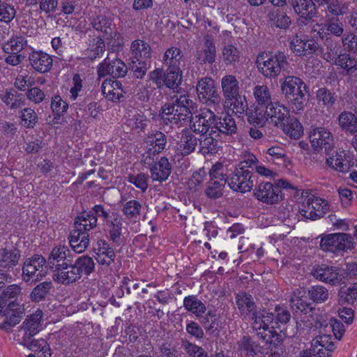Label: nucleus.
<instances>
[{
  "label": "nucleus",
  "mask_w": 357,
  "mask_h": 357,
  "mask_svg": "<svg viewBox=\"0 0 357 357\" xmlns=\"http://www.w3.org/2000/svg\"><path fill=\"white\" fill-rule=\"evenodd\" d=\"M184 58L183 51L177 47L168 48L163 54L162 63L171 69H181V62Z\"/></svg>",
  "instance_id": "72a5a7b5"
},
{
  "label": "nucleus",
  "mask_w": 357,
  "mask_h": 357,
  "mask_svg": "<svg viewBox=\"0 0 357 357\" xmlns=\"http://www.w3.org/2000/svg\"><path fill=\"white\" fill-rule=\"evenodd\" d=\"M218 135H211V132L207 134L201 135L200 138L198 139L199 152L203 155H213L215 153L218 149V140L216 137Z\"/></svg>",
  "instance_id": "58836bf2"
},
{
  "label": "nucleus",
  "mask_w": 357,
  "mask_h": 357,
  "mask_svg": "<svg viewBox=\"0 0 357 357\" xmlns=\"http://www.w3.org/2000/svg\"><path fill=\"white\" fill-rule=\"evenodd\" d=\"M74 226V230L89 234L88 231L97 226V216H94L91 211H84L76 217Z\"/></svg>",
  "instance_id": "473e14b6"
},
{
  "label": "nucleus",
  "mask_w": 357,
  "mask_h": 357,
  "mask_svg": "<svg viewBox=\"0 0 357 357\" xmlns=\"http://www.w3.org/2000/svg\"><path fill=\"white\" fill-rule=\"evenodd\" d=\"M255 64L258 71L268 79L277 77L289 66L287 54L280 51L259 53Z\"/></svg>",
  "instance_id": "7ed1b4c3"
},
{
  "label": "nucleus",
  "mask_w": 357,
  "mask_h": 357,
  "mask_svg": "<svg viewBox=\"0 0 357 357\" xmlns=\"http://www.w3.org/2000/svg\"><path fill=\"white\" fill-rule=\"evenodd\" d=\"M74 255L66 245L55 246L47 259V264L52 270H57L73 261Z\"/></svg>",
  "instance_id": "4468645a"
},
{
  "label": "nucleus",
  "mask_w": 357,
  "mask_h": 357,
  "mask_svg": "<svg viewBox=\"0 0 357 357\" xmlns=\"http://www.w3.org/2000/svg\"><path fill=\"white\" fill-rule=\"evenodd\" d=\"M149 122V119L142 112H137L127 120V125L132 130L139 132L146 129Z\"/></svg>",
  "instance_id": "680f3d73"
},
{
  "label": "nucleus",
  "mask_w": 357,
  "mask_h": 357,
  "mask_svg": "<svg viewBox=\"0 0 357 357\" xmlns=\"http://www.w3.org/2000/svg\"><path fill=\"white\" fill-rule=\"evenodd\" d=\"M238 351L241 357H256L259 346L250 336L244 335L237 342Z\"/></svg>",
  "instance_id": "79ce46f5"
},
{
  "label": "nucleus",
  "mask_w": 357,
  "mask_h": 357,
  "mask_svg": "<svg viewBox=\"0 0 357 357\" xmlns=\"http://www.w3.org/2000/svg\"><path fill=\"white\" fill-rule=\"evenodd\" d=\"M215 130L217 131L218 135L220 133L228 135L235 134L237 130V126L234 119L229 115H225L220 119L216 117Z\"/></svg>",
  "instance_id": "8fccbe9b"
},
{
  "label": "nucleus",
  "mask_w": 357,
  "mask_h": 357,
  "mask_svg": "<svg viewBox=\"0 0 357 357\" xmlns=\"http://www.w3.org/2000/svg\"><path fill=\"white\" fill-rule=\"evenodd\" d=\"M316 98L318 104L326 107H332L336 102L334 93L326 87L320 88L317 91Z\"/></svg>",
  "instance_id": "774afa93"
},
{
  "label": "nucleus",
  "mask_w": 357,
  "mask_h": 357,
  "mask_svg": "<svg viewBox=\"0 0 357 357\" xmlns=\"http://www.w3.org/2000/svg\"><path fill=\"white\" fill-rule=\"evenodd\" d=\"M199 318L200 322L207 333L213 335L219 333L220 323L215 310H208L204 315L203 314Z\"/></svg>",
  "instance_id": "ea45409f"
},
{
  "label": "nucleus",
  "mask_w": 357,
  "mask_h": 357,
  "mask_svg": "<svg viewBox=\"0 0 357 357\" xmlns=\"http://www.w3.org/2000/svg\"><path fill=\"white\" fill-rule=\"evenodd\" d=\"M109 239L116 245L122 242L123 218L119 213H114L110 220L105 224Z\"/></svg>",
  "instance_id": "2f4dec72"
},
{
  "label": "nucleus",
  "mask_w": 357,
  "mask_h": 357,
  "mask_svg": "<svg viewBox=\"0 0 357 357\" xmlns=\"http://www.w3.org/2000/svg\"><path fill=\"white\" fill-rule=\"evenodd\" d=\"M34 335L36 334L21 326L17 335V341L29 350L37 351L40 347H45V340L35 339L33 338Z\"/></svg>",
  "instance_id": "c85d7f7f"
},
{
  "label": "nucleus",
  "mask_w": 357,
  "mask_h": 357,
  "mask_svg": "<svg viewBox=\"0 0 357 357\" xmlns=\"http://www.w3.org/2000/svg\"><path fill=\"white\" fill-rule=\"evenodd\" d=\"M281 83V91L285 98H291L302 94L306 91L305 83L298 77L287 76Z\"/></svg>",
  "instance_id": "412c9836"
},
{
  "label": "nucleus",
  "mask_w": 357,
  "mask_h": 357,
  "mask_svg": "<svg viewBox=\"0 0 357 357\" xmlns=\"http://www.w3.org/2000/svg\"><path fill=\"white\" fill-rule=\"evenodd\" d=\"M320 350L319 353L322 357H329L334 351L335 347L330 335H317L312 340V347Z\"/></svg>",
  "instance_id": "c9c22d12"
},
{
  "label": "nucleus",
  "mask_w": 357,
  "mask_h": 357,
  "mask_svg": "<svg viewBox=\"0 0 357 357\" xmlns=\"http://www.w3.org/2000/svg\"><path fill=\"white\" fill-rule=\"evenodd\" d=\"M195 104L188 94L175 95L172 102L165 104L160 110L161 123L163 126H177L190 122L193 117Z\"/></svg>",
  "instance_id": "f257e3e1"
},
{
  "label": "nucleus",
  "mask_w": 357,
  "mask_h": 357,
  "mask_svg": "<svg viewBox=\"0 0 357 357\" xmlns=\"http://www.w3.org/2000/svg\"><path fill=\"white\" fill-rule=\"evenodd\" d=\"M332 64L337 66L342 75L349 77H357V59L350 54H340Z\"/></svg>",
  "instance_id": "4be33fe9"
},
{
  "label": "nucleus",
  "mask_w": 357,
  "mask_h": 357,
  "mask_svg": "<svg viewBox=\"0 0 357 357\" xmlns=\"http://www.w3.org/2000/svg\"><path fill=\"white\" fill-rule=\"evenodd\" d=\"M5 312H7L8 314L12 312L6 317V320L9 322L10 326H13L14 327L21 321L22 314L24 312V308L19 303L12 301L8 304Z\"/></svg>",
  "instance_id": "5fc2aeb1"
},
{
  "label": "nucleus",
  "mask_w": 357,
  "mask_h": 357,
  "mask_svg": "<svg viewBox=\"0 0 357 357\" xmlns=\"http://www.w3.org/2000/svg\"><path fill=\"white\" fill-rule=\"evenodd\" d=\"M253 94L259 107L266 108L273 102L269 88L266 85H257L253 89Z\"/></svg>",
  "instance_id": "864d4df0"
},
{
  "label": "nucleus",
  "mask_w": 357,
  "mask_h": 357,
  "mask_svg": "<svg viewBox=\"0 0 357 357\" xmlns=\"http://www.w3.org/2000/svg\"><path fill=\"white\" fill-rule=\"evenodd\" d=\"M305 292L304 290L295 289L290 298V303L293 310H299L303 313H307L312 310L310 304L307 303L306 298H304Z\"/></svg>",
  "instance_id": "3c124183"
},
{
  "label": "nucleus",
  "mask_w": 357,
  "mask_h": 357,
  "mask_svg": "<svg viewBox=\"0 0 357 357\" xmlns=\"http://www.w3.org/2000/svg\"><path fill=\"white\" fill-rule=\"evenodd\" d=\"M338 121L342 129L351 133H354L357 131V118L351 112H342L339 116Z\"/></svg>",
  "instance_id": "13d9d810"
},
{
  "label": "nucleus",
  "mask_w": 357,
  "mask_h": 357,
  "mask_svg": "<svg viewBox=\"0 0 357 357\" xmlns=\"http://www.w3.org/2000/svg\"><path fill=\"white\" fill-rule=\"evenodd\" d=\"M184 308L196 317H201L206 312L205 304L195 295L185 296L183 301Z\"/></svg>",
  "instance_id": "a18cd8bd"
},
{
  "label": "nucleus",
  "mask_w": 357,
  "mask_h": 357,
  "mask_svg": "<svg viewBox=\"0 0 357 357\" xmlns=\"http://www.w3.org/2000/svg\"><path fill=\"white\" fill-rule=\"evenodd\" d=\"M142 205L135 199H130L122 204V213L128 220L136 222L139 220Z\"/></svg>",
  "instance_id": "de8ad7c7"
},
{
  "label": "nucleus",
  "mask_w": 357,
  "mask_h": 357,
  "mask_svg": "<svg viewBox=\"0 0 357 357\" xmlns=\"http://www.w3.org/2000/svg\"><path fill=\"white\" fill-rule=\"evenodd\" d=\"M328 211L327 202L317 197L307 199L306 204L300 210L301 214L307 219L315 220L323 217Z\"/></svg>",
  "instance_id": "ddd939ff"
},
{
  "label": "nucleus",
  "mask_w": 357,
  "mask_h": 357,
  "mask_svg": "<svg viewBox=\"0 0 357 357\" xmlns=\"http://www.w3.org/2000/svg\"><path fill=\"white\" fill-rule=\"evenodd\" d=\"M53 287L52 282L45 281L36 285L30 294V299L33 302H40L46 298L50 289Z\"/></svg>",
  "instance_id": "bf43d9fd"
},
{
  "label": "nucleus",
  "mask_w": 357,
  "mask_h": 357,
  "mask_svg": "<svg viewBox=\"0 0 357 357\" xmlns=\"http://www.w3.org/2000/svg\"><path fill=\"white\" fill-rule=\"evenodd\" d=\"M73 264L77 271V273L80 275V278L82 275L89 276L95 271V262L92 257L87 255L79 256L73 261Z\"/></svg>",
  "instance_id": "09e8293b"
},
{
  "label": "nucleus",
  "mask_w": 357,
  "mask_h": 357,
  "mask_svg": "<svg viewBox=\"0 0 357 357\" xmlns=\"http://www.w3.org/2000/svg\"><path fill=\"white\" fill-rule=\"evenodd\" d=\"M146 143L148 146L146 151L148 156L145 160L148 158H151V155L158 154L165 149L167 146V137L163 132L155 131L147 136Z\"/></svg>",
  "instance_id": "cd10ccee"
},
{
  "label": "nucleus",
  "mask_w": 357,
  "mask_h": 357,
  "mask_svg": "<svg viewBox=\"0 0 357 357\" xmlns=\"http://www.w3.org/2000/svg\"><path fill=\"white\" fill-rule=\"evenodd\" d=\"M255 198L266 204H274L282 199L279 186L270 182H261L254 190Z\"/></svg>",
  "instance_id": "f8f14e48"
},
{
  "label": "nucleus",
  "mask_w": 357,
  "mask_h": 357,
  "mask_svg": "<svg viewBox=\"0 0 357 357\" xmlns=\"http://www.w3.org/2000/svg\"><path fill=\"white\" fill-rule=\"evenodd\" d=\"M225 106L229 107L236 114H243L248 108L245 97L241 96L240 93L232 98H225Z\"/></svg>",
  "instance_id": "0e129e2a"
},
{
  "label": "nucleus",
  "mask_w": 357,
  "mask_h": 357,
  "mask_svg": "<svg viewBox=\"0 0 357 357\" xmlns=\"http://www.w3.org/2000/svg\"><path fill=\"white\" fill-rule=\"evenodd\" d=\"M172 172V165L166 157L150 167L151 178L153 181L162 182L166 181Z\"/></svg>",
  "instance_id": "c756f323"
},
{
  "label": "nucleus",
  "mask_w": 357,
  "mask_h": 357,
  "mask_svg": "<svg viewBox=\"0 0 357 357\" xmlns=\"http://www.w3.org/2000/svg\"><path fill=\"white\" fill-rule=\"evenodd\" d=\"M263 109L257 107L248 114V121L250 124L259 128L264 126L268 119L266 115V109H265L264 112Z\"/></svg>",
  "instance_id": "338daca9"
},
{
  "label": "nucleus",
  "mask_w": 357,
  "mask_h": 357,
  "mask_svg": "<svg viewBox=\"0 0 357 357\" xmlns=\"http://www.w3.org/2000/svg\"><path fill=\"white\" fill-rule=\"evenodd\" d=\"M324 23L315 24L312 29V33H317L318 36H321V33H326L327 36H334L336 37L342 36L344 34V25L338 17L326 16Z\"/></svg>",
  "instance_id": "f3484780"
},
{
  "label": "nucleus",
  "mask_w": 357,
  "mask_h": 357,
  "mask_svg": "<svg viewBox=\"0 0 357 357\" xmlns=\"http://www.w3.org/2000/svg\"><path fill=\"white\" fill-rule=\"evenodd\" d=\"M31 66L40 73H47L52 67V57L43 51H33L29 56Z\"/></svg>",
  "instance_id": "393cba45"
},
{
  "label": "nucleus",
  "mask_w": 357,
  "mask_h": 357,
  "mask_svg": "<svg viewBox=\"0 0 357 357\" xmlns=\"http://www.w3.org/2000/svg\"><path fill=\"white\" fill-rule=\"evenodd\" d=\"M235 303L242 319L247 320L249 315L259 308L249 293L241 291L235 295Z\"/></svg>",
  "instance_id": "aec40b11"
},
{
  "label": "nucleus",
  "mask_w": 357,
  "mask_h": 357,
  "mask_svg": "<svg viewBox=\"0 0 357 357\" xmlns=\"http://www.w3.org/2000/svg\"><path fill=\"white\" fill-rule=\"evenodd\" d=\"M312 149L317 153L324 150L326 154L334 147V139L331 132L323 127L313 128L309 134Z\"/></svg>",
  "instance_id": "6e6552de"
},
{
  "label": "nucleus",
  "mask_w": 357,
  "mask_h": 357,
  "mask_svg": "<svg viewBox=\"0 0 357 357\" xmlns=\"http://www.w3.org/2000/svg\"><path fill=\"white\" fill-rule=\"evenodd\" d=\"M130 50L132 52L131 60L151 61V47L145 41L142 40H134L131 44Z\"/></svg>",
  "instance_id": "4c0bfd02"
},
{
  "label": "nucleus",
  "mask_w": 357,
  "mask_h": 357,
  "mask_svg": "<svg viewBox=\"0 0 357 357\" xmlns=\"http://www.w3.org/2000/svg\"><path fill=\"white\" fill-rule=\"evenodd\" d=\"M268 119L276 127L281 128L284 133L293 139H298L303 133L299 121L290 115L289 109L278 102H273L266 107Z\"/></svg>",
  "instance_id": "f03ea898"
},
{
  "label": "nucleus",
  "mask_w": 357,
  "mask_h": 357,
  "mask_svg": "<svg viewBox=\"0 0 357 357\" xmlns=\"http://www.w3.org/2000/svg\"><path fill=\"white\" fill-rule=\"evenodd\" d=\"M270 20L277 28L287 29L291 24L290 17L280 10H276L269 15Z\"/></svg>",
  "instance_id": "e2e57ef3"
},
{
  "label": "nucleus",
  "mask_w": 357,
  "mask_h": 357,
  "mask_svg": "<svg viewBox=\"0 0 357 357\" xmlns=\"http://www.w3.org/2000/svg\"><path fill=\"white\" fill-rule=\"evenodd\" d=\"M0 99L11 109H18L25 102L24 95L13 88L0 91Z\"/></svg>",
  "instance_id": "7c9ffc66"
},
{
  "label": "nucleus",
  "mask_w": 357,
  "mask_h": 357,
  "mask_svg": "<svg viewBox=\"0 0 357 357\" xmlns=\"http://www.w3.org/2000/svg\"><path fill=\"white\" fill-rule=\"evenodd\" d=\"M326 16L337 17L340 15H344L347 13L348 6L346 3H343L339 0H331L326 3Z\"/></svg>",
  "instance_id": "69168bd1"
},
{
  "label": "nucleus",
  "mask_w": 357,
  "mask_h": 357,
  "mask_svg": "<svg viewBox=\"0 0 357 357\" xmlns=\"http://www.w3.org/2000/svg\"><path fill=\"white\" fill-rule=\"evenodd\" d=\"M20 125L26 128H33L38 121V117L33 109L26 107L20 112Z\"/></svg>",
  "instance_id": "6e6d98bb"
},
{
  "label": "nucleus",
  "mask_w": 357,
  "mask_h": 357,
  "mask_svg": "<svg viewBox=\"0 0 357 357\" xmlns=\"http://www.w3.org/2000/svg\"><path fill=\"white\" fill-rule=\"evenodd\" d=\"M46 262V259L38 255L26 259L22 267L23 280L26 282H36L40 280L45 275L43 268Z\"/></svg>",
  "instance_id": "1a4fd4ad"
},
{
  "label": "nucleus",
  "mask_w": 357,
  "mask_h": 357,
  "mask_svg": "<svg viewBox=\"0 0 357 357\" xmlns=\"http://www.w3.org/2000/svg\"><path fill=\"white\" fill-rule=\"evenodd\" d=\"M68 240L75 252L82 253L89 245V234L73 229L68 236Z\"/></svg>",
  "instance_id": "f704fd0d"
},
{
  "label": "nucleus",
  "mask_w": 357,
  "mask_h": 357,
  "mask_svg": "<svg viewBox=\"0 0 357 357\" xmlns=\"http://www.w3.org/2000/svg\"><path fill=\"white\" fill-rule=\"evenodd\" d=\"M226 177L229 187L234 191L242 193L250 192L256 181L253 172L244 170L242 167H235Z\"/></svg>",
  "instance_id": "39448f33"
},
{
  "label": "nucleus",
  "mask_w": 357,
  "mask_h": 357,
  "mask_svg": "<svg viewBox=\"0 0 357 357\" xmlns=\"http://www.w3.org/2000/svg\"><path fill=\"white\" fill-rule=\"evenodd\" d=\"M20 257L17 249L0 248V267L10 270L15 266Z\"/></svg>",
  "instance_id": "37998d69"
},
{
  "label": "nucleus",
  "mask_w": 357,
  "mask_h": 357,
  "mask_svg": "<svg viewBox=\"0 0 357 357\" xmlns=\"http://www.w3.org/2000/svg\"><path fill=\"white\" fill-rule=\"evenodd\" d=\"M216 123V115L208 109H204L198 114L193 116L190 123L191 130L197 134L215 135V130Z\"/></svg>",
  "instance_id": "423d86ee"
},
{
  "label": "nucleus",
  "mask_w": 357,
  "mask_h": 357,
  "mask_svg": "<svg viewBox=\"0 0 357 357\" xmlns=\"http://www.w3.org/2000/svg\"><path fill=\"white\" fill-rule=\"evenodd\" d=\"M177 143V151L181 155H190L195 151L198 144V139L188 129L182 130Z\"/></svg>",
  "instance_id": "bb28decb"
},
{
  "label": "nucleus",
  "mask_w": 357,
  "mask_h": 357,
  "mask_svg": "<svg viewBox=\"0 0 357 357\" xmlns=\"http://www.w3.org/2000/svg\"><path fill=\"white\" fill-rule=\"evenodd\" d=\"M101 91L105 97L113 102L118 103L126 100V91L119 80L111 78L105 79L101 85Z\"/></svg>",
  "instance_id": "2eb2a0df"
},
{
  "label": "nucleus",
  "mask_w": 357,
  "mask_h": 357,
  "mask_svg": "<svg viewBox=\"0 0 357 357\" xmlns=\"http://www.w3.org/2000/svg\"><path fill=\"white\" fill-rule=\"evenodd\" d=\"M90 24L91 26L98 31L102 32L105 36H107L113 30L115 24L110 15L105 13H100L93 16Z\"/></svg>",
  "instance_id": "e433bc0d"
},
{
  "label": "nucleus",
  "mask_w": 357,
  "mask_h": 357,
  "mask_svg": "<svg viewBox=\"0 0 357 357\" xmlns=\"http://www.w3.org/2000/svg\"><path fill=\"white\" fill-rule=\"evenodd\" d=\"M221 86L225 99L232 98L240 93L239 82L234 75L224 76L221 80Z\"/></svg>",
  "instance_id": "c03bdc74"
},
{
  "label": "nucleus",
  "mask_w": 357,
  "mask_h": 357,
  "mask_svg": "<svg viewBox=\"0 0 357 357\" xmlns=\"http://www.w3.org/2000/svg\"><path fill=\"white\" fill-rule=\"evenodd\" d=\"M98 77H104L107 75L111 76L113 79L124 77L128 68L126 63L119 59H111L109 56L105 58L98 66Z\"/></svg>",
  "instance_id": "9b49d317"
},
{
  "label": "nucleus",
  "mask_w": 357,
  "mask_h": 357,
  "mask_svg": "<svg viewBox=\"0 0 357 357\" xmlns=\"http://www.w3.org/2000/svg\"><path fill=\"white\" fill-rule=\"evenodd\" d=\"M318 37L323 42V47H321L319 52H321L325 60L333 63L340 54L339 42L331 36H327L323 32L321 33V36Z\"/></svg>",
  "instance_id": "5701e85b"
},
{
  "label": "nucleus",
  "mask_w": 357,
  "mask_h": 357,
  "mask_svg": "<svg viewBox=\"0 0 357 357\" xmlns=\"http://www.w3.org/2000/svg\"><path fill=\"white\" fill-rule=\"evenodd\" d=\"M86 51L88 57L91 61L102 56L105 51V43L102 38L97 36L93 38Z\"/></svg>",
  "instance_id": "4d7b16f0"
},
{
  "label": "nucleus",
  "mask_w": 357,
  "mask_h": 357,
  "mask_svg": "<svg viewBox=\"0 0 357 357\" xmlns=\"http://www.w3.org/2000/svg\"><path fill=\"white\" fill-rule=\"evenodd\" d=\"M94 252L96 259L101 266L109 267L114 261L116 257L114 250L105 240L98 241Z\"/></svg>",
  "instance_id": "b1692460"
},
{
  "label": "nucleus",
  "mask_w": 357,
  "mask_h": 357,
  "mask_svg": "<svg viewBox=\"0 0 357 357\" xmlns=\"http://www.w3.org/2000/svg\"><path fill=\"white\" fill-rule=\"evenodd\" d=\"M43 312L38 310L35 313L28 317L22 326L27 330L31 331L33 334H37L41 329V319Z\"/></svg>",
  "instance_id": "052dcab7"
},
{
  "label": "nucleus",
  "mask_w": 357,
  "mask_h": 357,
  "mask_svg": "<svg viewBox=\"0 0 357 357\" xmlns=\"http://www.w3.org/2000/svg\"><path fill=\"white\" fill-rule=\"evenodd\" d=\"M5 53H19L27 46L26 39L22 36L13 35L7 41L2 43Z\"/></svg>",
  "instance_id": "49530a36"
},
{
  "label": "nucleus",
  "mask_w": 357,
  "mask_h": 357,
  "mask_svg": "<svg viewBox=\"0 0 357 357\" xmlns=\"http://www.w3.org/2000/svg\"><path fill=\"white\" fill-rule=\"evenodd\" d=\"M311 274L317 280L333 285L338 284L342 281L338 268L324 264L314 266Z\"/></svg>",
  "instance_id": "dca6fc26"
},
{
  "label": "nucleus",
  "mask_w": 357,
  "mask_h": 357,
  "mask_svg": "<svg viewBox=\"0 0 357 357\" xmlns=\"http://www.w3.org/2000/svg\"><path fill=\"white\" fill-rule=\"evenodd\" d=\"M196 89L198 98L202 102L214 107L220 106L221 97L214 86L212 78L205 77L199 79Z\"/></svg>",
  "instance_id": "0eeeda50"
},
{
  "label": "nucleus",
  "mask_w": 357,
  "mask_h": 357,
  "mask_svg": "<svg viewBox=\"0 0 357 357\" xmlns=\"http://www.w3.org/2000/svg\"><path fill=\"white\" fill-rule=\"evenodd\" d=\"M352 238L347 234H331L323 236L320 248L324 251L335 253L351 248Z\"/></svg>",
  "instance_id": "9d476101"
},
{
  "label": "nucleus",
  "mask_w": 357,
  "mask_h": 357,
  "mask_svg": "<svg viewBox=\"0 0 357 357\" xmlns=\"http://www.w3.org/2000/svg\"><path fill=\"white\" fill-rule=\"evenodd\" d=\"M289 4L301 17L298 20L300 24H306L317 15L316 6L312 0H289Z\"/></svg>",
  "instance_id": "a211bd4d"
},
{
  "label": "nucleus",
  "mask_w": 357,
  "mask_h": 357,
  "mask_svg": "<svg viewBox=\"0 0 357 357\" xmlns=\"http://www.w3.org/2000/svg\"><path fill=\"white\" fill-rule=\"evenodd\" d=\"M250 321L252 328L255 331H268L269 324L273 323L274 313L268 312L266 308L259 307L248 318Z\"/></svg>",
  "instance_id": "6ab92c4d"
},
{
  "label": "nucleus",
  "mask_w": 357,
  "mask_h": 357,
  "mask_svg": "<svg viewBox=\"0 0 357 357\" xmlns=\"http://www.w3.org/2000/svg\"><path fill=\"white\" fill-rule=\"evenodd\" d=\"M183 80V73L181 69H171L167 68L166 72L163 75V82L167 88L176 89L181 84Z\"/></svg>",
  "instance_id": "603ef678"
},
{
  "label": "nucleus",
  "mask_w": 357,
  "mask_h": 357,
  "mask_svg": "<svg viewBox=\"0 0 357 357\" xmlns=\"http://www.w3.org/2000/svg\"><path fill=\"white\" fill-rule=\"evenodd\" d=\"M80 279L73 261L54 271V280L63 284H73Z\"/></svg>",
  "instance_id": "a878e982"
},
{
  "label": "nucleus",
  "mask_w": 357,
  "mask_h": 357,
  "mask_svg": "<svg viewBox=\"0 0 357 357\" xmlns=\"http://www.w3.org/2000/svg\"><path fill=\"white\" fill-rule=\"evenodd\" d=\"M228 168L222 162H216L212 165L210 172V180L208 182L205 192L210 199H218L223 195V189L227 183V174Z\"/></svg>",
  "instance_id": "20e7f679"
},
{
  "label": "nucleus",
  "mask_w": 357,
  "mask_h": 357,
  "mask_svg": "<svg viewBox=\"0 0 357 357\" xmlns=\"http://www.w3.org/2000/svg\"><path fill=\"white\" fill-rule=\"evenodd\" d=\"M197 59L200 64L213 63L216 59V47L213 40L207 38L204 42V47L197 51Z\"/></svg>",
  "instance_id": "a19ab883"
}]
</instances>
